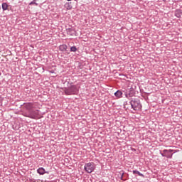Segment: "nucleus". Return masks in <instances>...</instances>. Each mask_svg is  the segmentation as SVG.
<instances>
[{
  "label": "nucleus",
  "instance_id": "f257e3e1",
  "mask_svg": "<svg viewBox=\"0 0 182 182\" xmlns=\"http://www.w3.org/2000/svg\"><path fill=\"white\" fill-rule=\"evenodd\" d=\"M124 106H129L131 109H133L135 112H139V110H141V107L143 106L141 105V102L139 100V98H130L129 102L126 101L124 102Z\"/></svg>",
  "mask_w": 182,
  "mask_h": 182
},
{
  "label": "nucleus",
  "instance_id": "f03ea898",
  "mask_svg": "<svg viewBox=\"0 0 182 182\" xmlns=\"http://www.w3.org/2000/svg\"><path fill=\"white\" fill-rule=\"evenodd\" d=\"M64 93L67 95H77L79 88H77V85H71L64 89Z\"/></svg>",
  "mask_w": 182,
  "mask_h": 182
},
{
  "label": "nucleus",
  "instance_id": "7ed1b4c3",
  "mask_svg": "<svg viewBox=\"0 0 182 182\" xmlns=\"http://www.w3.org/2000/svg\"><path fill=\"white\" fill-rule=\"evenodd\" d=\"M95 169L96 165L94 162H89L85 164L84 170L86 171V173H88L89 174L93 173Z\"/></svg>",
  "mask_w": 182,
  "mask_h": 182
},
{
  "label": "nucleus",
  "instance_id": "20e7f679",
  "mask_svg": "<svg viewBox=\"0 0 182 182\" xmlns=\"http://www.w3.org/2000/svg\"><path fill=\"white\" fill-rule=\"evenodd\" d=\"M26 117H29L30 119H39V111L31 109L26 114Z\"/></svg>",
  "mask_w": 182,
  "mask_h": 182
},
{
  "label": "nucleus",
  "instance_id": "39448f33",
  "mask_svg": "<svg viewBox=\"0 0 182 182\" xmlns=\"http://www.w3.org/2000/svg\"><path fill=\"white\" fill-rule=\"evenodd\" d=\"M66 32L68 35H70V36H76V31H75L73 28H66Z\"/></svg>",
  "mask_w": 182,
  "mask_h": 182
},
{
  "label": "nucleus",
  "instance_id": "423d86ee",
  "mask_svg": "<svg viewBox=\"0 0 182 182\" xmlns=\"http://www.w3.org/2000/svg\"><path fill=\"white\" fill-rule=\"evenodd\" d=\"M37 173L40 174V176H43V174H49V171H46L43 167H41L37 169Z\"/></svg>",
  "mask_w": 182,
  "mask_h": 182
},
{
  "label": "nucleus",
  "instance_id": "0eeeda50",
  "mask_svg": "<svg viewBox=\"0 0 182 182\" xmlns=\"http://www.w3.org/2000/svg\"><path fill=\"white\" fill-rule=\"evenodd\" d=\"M59 50L60 52H63V53H66L67 52H69V50H68V46L66 44H62L59 46Z\"/></svg>",
  "mask_w": 182,
  "mask_h": 182
},
{
  "label": "nucleus",
  "instance_id": "6e6552de",
  "mask_svg": "<svg viewBox=\"0 0 182 182\" xmlns=\"http://www.w3.org/2000/svg\"><path fill=\"white\" fill-rule=\"evenodd\" d=\"M34 105L35 104L33 102L26 103V104H24V107H25V109H26V110H28V112H30V110H32Z\"/></svg>",
  "mask_w": 182,
  "mask_h": 182
},
{
  "label": "nucleus",
  "instance_id": "1a4fd4ad",
  "mask_svg": "<svg viewBox=\"0 0 182 182\" xmlns=\"http://www.w3.org/2000/svg\"><path fill=\"white\" fill-rule=\"evenodd\" d=\"M114 96L118 97V99H120L121 97H123V92L120 90H118L114 92Z\"/></svg>",
  "mask_w": 182,
  "mask_h": 182
},
{
  "label": "nucleus",
  "instance_id": "9d476101",
  "mask_svg": "<svg viewBox=\"0 0 182 182\" xmlns=\"http://www.w3.org/2000/svg\"><path fill=\"white\" fill-rule=\"evenodd\" d=\"M166 153H173V150L172 149H164L163 151V152H161V151H160V154L162 156V157H166Z\"/></svg>",
  "mask_w": 182,
  "mask_h": 182
},
{
  "label": "nucleus",
  "instance_id": "9b49d317",
  "mask_svg": "<svg viewBox=\"0 0 182 182\" xmlns=\"http://www.w3.org/2000/svg\"><path fill=\"white\" fill-rule=\"evenodd\" d=\"M123 93H124L125 97H127V99H129V100H130V97H133V94H132L130 91L128 93L126 91H123Z\"/></svg>",
  "mask_w": 182,
  "mask_h": 182
},
{
  "label": "nucleus",
  "instance_id": "f8f14e48",
  "mask_svg": "<svg viewBox=\"0 0 182 182\" xmlns=\"http://www.w3.org/2000/svg\"><path fill=\"white\" fill-rule=\"evenodd\" d=\"M181 15H182L181 10L177 9L175 11V16H176V18H181Z\"/></svg>",
  "mask_w": 182,
  "mask_h": 182
},
{
  "label": "nucleus",
  "instance_id": "ddd939ff",
  "mask_svg": "<svg viewBox=\"0 0 182 182\" xmlns=\"http://www.w3.org/2000/svg\"><path fill=\"white\" fill-rule=\"evenodd\" d=\"M133 174H137L138 176H139L140 177H144V176L143 175V173H140V171H137V170H134L132 171Z\"/></svg>",
  "mask_w": 182,
  "mask_h": 182
},
{
  "label": "nucleus",
  "instance_id": "4468645a",
  "mask_svg": "<svg viewBox=\"0 0 182 182\" xmlns=\"http://www.w3.org/2000/svg\"><path fill=\"white\" fill-rule=\"evenodd\" d=\"M1 8H2L3 11H6V9H8V4L3 3L1 5Z\"/></svg>",
  "mask_w": 182,
  "mask_h": 182
},
{
  "label": "nucleus",
  "instance_id": "2eb2a0df",
  "mask_svg": "<svg viewBox=\"0 0 182 182\" xmlns=\"http://www.w3.org/2000/svg\"><path fill=\"white\" fill-rule=\"evenodd\" d=\"M170 153H171V152L166 153L165 157H166V159H172L173 154H170Z\"/></svg>",
  "mask_w": 182,
  "mask_h": 182
},
{
  "label": "nucleus",
  "instance_id": "dca6fc26",
  "mask_svg": "<svg viewBox=\"0 0 182 182\" xmlns=\"http://www.w3.org/2000/svg\"><path fill=\"white\" fill-rule=\"evenodd\" d=\"M77 48L76 46H72L70 47V52H77Z\"/></svg>",
  "mask_w": 182,
  "mask_h": 182
},
{
  "label": "nucleus",
  "instance_id": "f3484780",
  "mask_svg": "<svg viewBox=\"0 0 182 182\" xmlns=\"http://www.w3.org/2000/svg\"><path fill=\"white\" fill-rule=\"evenodd\" d=\"M119 174L121 175L120 180H122V181H126V179L123 178V176H124V172L122 171L119 172Z\"/></svg>",
  "mask_w": 182,
  "mask_h": 182
},
{
  "label": "nucleus",
  "instance_id": "a211bd4d",
  "mask_svg": "<svg viewBox=\"0 0 182 182\" xmlns=\"http://www.w3.org/2000/svg\"><path fill=\"white\" fill-rule=\"evenodd\" d=\"M37 0H33L31 2L29 3V5H36V6H38V3H36Z\"/></svg>",
  "mask_w": 182,
  "mask_h": 182
},
{
  "label": "nucleus",
  "instance_id": "6ab92c4d",
  "mask_svg": "<svg viewBox=\"0 0 182 182\" xmlns=\"http://www.w3.org/2000/svg\"><path fill=\"white\" fill-rule=\"evenodd\" d=\"M65 6L68 9H72V5H70V3H67L65 4Z\"/></svg>",
  "mask_w": 182,
  "mask_h": 182
},
{
  "label": "nucleus",
  "instance_id": "aec40b11",
  "mask_svg": "<svg viewBox=\"0 0 182 182\" xmlns=\"http://www.w3.org/2000/svg\"><path fill=\"white\" fill-rule=\"evenodd\" d=\"M162 1H164V2H166V0H162Z\"/></svg>",
  "mask_w": 182,
  "mask_h": 182
},
{
  "label": "nucleus",
  "instance_id": "412c9836",
  "mask_svg": "<svg viewBox=\"0 0 182 182\" xmlns=\"http://www.w3.org/2000/svg\"><path fill=\"white\" fill-rule=\"evenodd\" d=\"M67 1H72V0H67Z\"/></svg>",
  "mask_w": 182,
  "mask_h": 182
},
{
  "label": "nucleus",
  "instance_id": "4be33fe9",
  "mask_svg": "<svg viewBox=\"0 0 182 182\" xmlns=\"http://www.w3.org/2000/svg\"><path fill=\"white\" fill-rule=\"evenodd\" d=\"M1 73H0V76H1Z\"/></svg>",
  "mask_w": 182,
  "mask_h": 182
},
{
  "label": "nucleus",
  "instance_id": "5701e85b",
  "mask_svg": "<svg viewBox=\"0 0 182 182\" xmlns=\"http://www.w3.org/2000/svg\"><path fill=\"white\" fill-rule=\"evenodd\" d=\"M75 1H77V0H75Z\"/></svg>",
  "mask_w": 182,
  "mask_h": 182
}]
</instances>
